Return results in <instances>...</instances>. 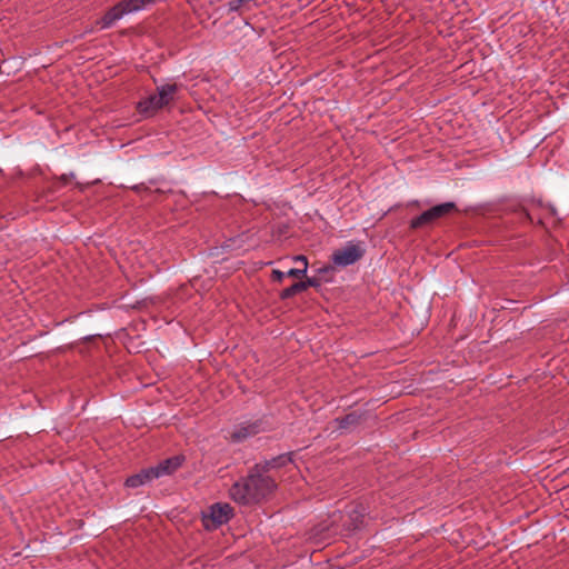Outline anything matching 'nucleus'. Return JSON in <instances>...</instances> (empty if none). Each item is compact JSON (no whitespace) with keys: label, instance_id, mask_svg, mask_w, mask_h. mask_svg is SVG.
<instances>
[{"label":"nucleus","instance_id":"2","mask_svg":"<svg viewBox=\"0 0 569 569\" xmlns=\"http://www.w3.org/2000/svg\"><path fill=\"white\" fill-rule=\"evenodd\" d=\"M456 210L455 202H445L437 204L429 210L423 211L418 217L413 218L410 221V228L411 229H419L421 227L431 224L437 219L447 216Z\"/></svg>","mask_w":569,"mask_h":569},{"label":"nucleus","instance_id":"18","mask_svg":"<svg viewBox=\"0 0 569 569\" xmlns=\"http://www.w3.org/2000/svg\"><path fill=\"white\" fill-rule=\"evenodd\" d=\"M307 269H308V261H305V266L302 267V269L292 268L287 271V276L292 277V278H300L306 274Z\"/></svg>","mask_w":569,"mask_h":569},{"label":"nucleus","instance_id":"7","mask_svg":"<svg viewBox=\"0 0 569 569\" xmlns=\"http://www.w3.org/2000/svg\"><path fill=\"white\" fill-rule=\"evenodd\" d=\"M162 108L163 104L159 100L157 93H152L146 97L144 99L140 100L137 104L138 112L146 118L154 116Z\"/></svg>","mask_w":569,"mask_h":569},{"label":"nucleus","instance_id":"5","mask_svg":"<svg viewBox=\"0 0 569 569\" xmlns=\"http://www.w3.org/2000/svg\"><path fill=\"white\" fill-rule=\"evenodd\" d=\"M233 516V508L229 503H213L209 508L208 516H204V521L210 520L212 527L217 528L223 523H227Z\"/></svg>","mask_w":569,"mask_h":569},{"label":"nucleus","instance_id":"22","mask_svg":"<svg viewBox=\"0 0 569 569\" xmlns=\"http://www.w3.org/2000/svg\"><path fill=\"white\" fill-rule=\"evenodd\" d=\"M295 261L301 262L302 267H303L305 266V261H308V260H307V258L305 256H296L295 257Z\"/></svg>","mask_w":569,"mask_h":569},{"label":"nucleus","instance_id":"9","mask_svg":"<svg viewBox=\"0 0 569 569\" xmlns=\"http://www.w3.org/2000/svg\"><path fill=\"white\" fill-rule=\"evenodd\" d=\"M152 480H154V477L150 472V468H146L142 469L140 472L127 478L124 485L128 488H138L140 486L151 482Z\"/></svg>","mask_w":569,"mask_h":569},{"label":"nucleus","instance_id":"19","mask_svg":"<svg viewBox=\"0 0 569 569\" xmlns=\"http://www.w3.org/2000/svg\"><path fill=\"white\" fill-rule=\"evenodd\" d=\"M287 276V272L280 271V270H273L272 271V279L276 281L281 282L283 278Z\"/></svg>","mask_w":569,"mask_h":569},{"label":"nucleus","instance_id":"21","mask_svg":"<svg viewBox=\"0 0 569 569\" xmlns=\"http://www.w3.org/2000/svg\"><path fill=\"white\" fill-rule=\"evenodd\" d=\"M70 177H71V178H73V177H74V174H73V173H70V176H68V174H62L59 179H60V181H61L63 184H66V183L68 182V180H69V178H70Z\"/></svg>","mask_w":569,"mask_h":569},{"label":"nucleus","instance_id":"16","mask_svg":"<svg viewBox=\"0 0 569 569\" xmlns=\"http://www.w3.org/2000/svg\"><path fill=\"white\" fill-rule=\"evenodd\" d=\"M251 470H253L254 472L257 473H261V475H268L269 471L273 470L274 467L273 465L271 463V459H268V460H264V461H261V462H258L256 463L252 468H250Z\"/></svg>","mask_w":569,"mask_h":569},{"label":"nucleus","instance_id":"11","mask_svg":"<svg viewBox=\"0 0 569 569\" xmlns=\"http://www.w3.org/2000/svg\"><path fill=\"white\" fill-rule=\"evenodd\" d=\"M535 207H541V202H540V201H539V202H535V201H532V202H530L528 206L522 207V208L519 210V213H520V216H521V219H522V220H526V221H528V222H530V223H533V222H535V220L537 219V222H538L539 224H542V218H541V217H539V216H536V213H535V211H533V210H535Z\"/></svg>","mask_w":569,"mask_h":569},{"label":"nucleus","instance_id":"10","mask_svg":"<svg viewBox=\"0 0 569 569\" xmlns=\"http://www.w3.org/2000/svg\"><path fill=\"white\" fill-rule=\"evenodd\" d=\"M179 87L177 83H164L157 87V94L163 107L173 101Z\"/></svg>","mask_w":569,"mask_h":569},{"label":"nucleus","instance_id":"13","mask_svg":"<svg viewBox=\"0 0 569 569\" xmlns=\"http://www.w3.org/2000/svg\"><path fill=\"white\" fill-rule=\"evenodd\" d=\"M306 290V286L303 282L299 281V282H295L293 284H291L290 287L283 289L280 293V298L282 300H286V299H289L293 296H296L297 293H300L302 291Z\"/></svg>","mask_w":569,"mask_h":569},{"label":"nucleus","instance_id":"25","mask_svg":"<svg viewBox=\"0 0 569 569\" xmlns=\"http://www.w3.org/2000/svg\"><path fill=\"white\" fill-rule=\"evenodd\" d=\"M90 32H93V29H92V28H90V29L86 30V32H84V33H90Z\"/></svg>","mask_w":569,"mask_h":569},{"label":"nucleus","instance_id":"15","mask_svg":"<svg viewBox=\"0 0 569 569\" xmlns=\"http://www.w3.org/2000/svg\"><path fill=\"white\" fill-rule=\"evenodd\" d=\"M121 2L128 14L144 9L142 0H122Z\"/></svg>","mask_w":569,"mask_h":569},{"label":"nucleus","instance_id":"8","mask_svg":"<svg viewBox=\"0 0 569 569\" xmlns=\"http://www.w3.org/2000/svg\"><path fill=\"white\" fill-rule=\"evenodd\" d=\"M128 14L122 2L120 1L111 9H109L104 16L97 21V24L100 26L101 29L110 28L116 21L120 20L123 16Z\"/></svg>","mask_w":569,"mask_h":569},{"label":"nucleus","instance_id":"24","mask_svg":"<svg viewBox=\"0 0 569 569\" xmlns=\"http://www.w3.org/2000/svg\"><path fill=\"white\" fill-rule=\"evenodd\" d=\"M141 189H147V188H146V187H143V186H136V187H134V190H137V191H140Z\"/></svg>","mask_w":569,"mask_h":569},{"label":"nucleus","instance_id":"6","mask_svg":"<svg viewBox=\"0 0 569 569\" xmlns=\"http://www.w3.org/2000/svg\"><path fill=\"white\" fill-rule=\"evenodd\" d=\"M184 461L182 456H173L160 461L157 466L149 467L150 472L154 477V479H159L164 476H170L174 471H177Z\"/></svg>","mask_w":569,"mask_h":569},{"label":"nucleus","instance_id":"12","mask_svg":"<svg viewBox=\"0 0 569 569\" xmlns=\"http://www.w3.org/2000/svg\"><path fill=\"white\" fill-rule=\"evenodd\" d=\"M250 2H254L256 6L261 4L264 0H230L227 3L229 12H238L242 8H247Z\"/></svg>","mask_w":569,"mask_h":569},{"label":"nucleus","instance_id":"17","mask_svg":"<svg viewBox=\"0 0 569 569\" xmlns=\"http://www.w3.org/2000/svg\"><path fill=\"white\" fill-rule=\"evenodd\" d=\"M358 418L359 417L356 413L352 412V413L346 415L342 418H338L336 421L338 422L339 428L345 429V428H348L351 425L357 423L358 422Z\"/></svg>","mask_w":569,"mask_h":569},{"label":"nucleus","instance_id":"1","mask_svg":"<svg viewBox=\"0 0 569 569\" xmlns=\"http://www.w3.org/2000/svg\"><path fill=\"white\" fill-rule=\"evenodd\" d=\"M276 489L277 483L271 476L257 473L249 469L246 477L231 486L229 493L234 502L248 506L261 502Z\"/></svg>","mask_w":569,"mask_h":569},{"label":"nucleus","instance_id":"3","mask_svg":"<svg viewBox=\"0 0 569 569\" xmlns=\"http://www.w3.org/2000/svg\"><path fill=\"white\" fill-rule=\"evenodd\" d=\"M365 250L351 241L340 249L333 251L331 260L337 267H348L356 263L363 257Z\"/></svg>","mask_w":569,"mask_h":569},{"label":"nucleus","instance_id":"14","mask_svg":"<svg viewBox=\"0 0 569 569\" xmlns=\"http://www.w3.org/2000/svg\"><path fill=\"white\" fill-rule=\"evenodd\" d=\"M291 462H292V453L291 452L281 453L277 457L271 458V463L273 465L274 469L284 467Z\"/></svg>","mask_w":569,"mask_h":569},{"label":"nucleus","instance_id":"23","mask_svg":"<svg viewBox=\"0 0 569 569\" xmlns=\"http://www.w3.org/2000/svg\"><path fill=\"white\" fill-rule=\"evenodd\" d=\"M142 1H143V7L146 8V6L154 3L157 0H142Z\"/></svg>","mask_w":569,"mask_h":569},{"label":"nucleus","instance_id":"20","mask_svg":"<svg viewBox=\"0 0 569 569\" xmlns=\"http://www.w3.org/2000/svg\"><path fill=\"white\" fill-rule=\"evenodd\" d=\"M306 286V290L309 288V287H318L319 286V280L317 278H307L306 281H302Z\"/></svg>","mask_w":569,"mask_h":569},{"label":"nucleus","instance_id":"4","mask_svg":"<svg viewBox=\"0 0 569 569\" xmlns=\"http://www.w3.org/2000/svg\"><path fill=\"white\" fill-rule=\"evenodd\" d=\"M263 430H264V428L262 426V421H260V420H257L253 422L246 421V422L234 426L233 429L231 431H229L228 439L231 442L240 443V442H243L244 440H247L248 438H251V437L260 433Z\"/></svg>","mask_w":569,"mask_h":569}]
</instances>
